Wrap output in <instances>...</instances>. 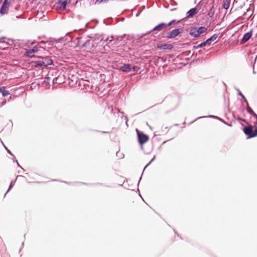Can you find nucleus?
I'll return each mask as SVG.
<instances>
[{
    "instance_id": "1",
    "label": "nucleus",
    "mask_w": 257,
    "mask_h": 257,
    "mask_svg": "<svg viewBox=\"0 0 257 257\" xmlns=\"http://www.w3.org/2000/svg\"><path fill=\"white\" fill-rule=\"evenodd\" d=\"M33 65L35 67H39V66H47L48 65H51L53 63V61L50 59L48 57H39V59L33 61L32 62Z\"/></svg>"
},
{
    "instance_id": "2",
    "label": "nucleus",
    "mask_w": 257,
    "mask_h": 257,
    "mask_svg": "<svg viewBox=\"0 0 257 257\" xmlns=\"http://www.w3.org/2000/svg\"><path fill=\"white\" fill-rule=\"evenodd\" d=\"M244 134L247 136V138H252L257 136V128L253 130L251 125L245 126L243 129Z\"/></svg>"
},
{
    "instance_id": "3",
    "label": "nucleus",
    "mask_w": 257,
    "mask_h": 257,
    "mask_svg": "<svg viewBox=\"0 0 257 257\" xmlns=\"http://www.w3.org/2000/svg\"><path fill=\"white\" fill-rule=\"evenodd\" d=\"M206 31L207 28L204 27H200L199 28L194 27L191 29L189 34L194 37H198Z\"/></svg>"
},
{
    "instance_id": "4",
    "label": "nucleus",
    "mask_w": 257,
    "mask_h": 257,
    "mask_svg": "<svg viewBox=\"0 0 257 257\" xmlns=\"http://www.w3.org/2000/svg\"><path fill=\"white\" fill-rule=\"evenodd\" d=\"M138 141L140 145H142L149 140V137L142 132L137 130Z\"/></svg>"
},
{
    "instance_id": "5",
    "label": "nucleus",
    "mask_w": 257,
    "mask_h": 257,
    "mask_svg": "<svg viewBox=\"0 0 257 257\" xmlns=\"http://www.w3.org/2000/svg\"><path fill=\"white\" fill-rule=\"evenodd\" d=\"M10 6V2L9 0H5L0 9V14L2 15L6 14L8 13Z\"/></svg>"
},
{
    "instance_id": "6",
    "label": "nucleus",
    "mask_w": 257,
    "mask_h": 257,
    "mask_svg": "<svg viewBox=\"0 0 257 257\" xmlns=\"http://www.w3.org/2000/svg\"><path fill=\"white\" fill-rule=\"evenodd\" d=\"M182 31V30L181 29H174L168 33L166 36V37L168 39L174 38L177 36L180 33H181Z\"/></svg>"
},
{
    "instance_id": "7",
    "label": "nucleus",
    "mask_w": 257,
    "mask_h": 257,
    "mask_svg": "<svg viewBox=\"0 0 257 257\" xmlns=\"http://www.w3.org/2000/svg\"><path fill=\"white\" fill-rule=\"evenodd\" d=\"M157 48L160 50H172L173 46L171 44H159L157 46Z\"/></svg>"
},
{
    "instance_id": "8",
    "label": "nucleus",
    "mask_w": 257,
    "mask_h": 257,
    "mask_svg": "<svg viewBox=\"0 0 257 257\" xmlns=\"http://www.w3.org/2000/svg\"><path fill=\"white\" fill-rule=\"evenodd\" d=\"M38 51V48L35 46L34 48L32 49H30L29 50H27L26 51L27 55L28 57H33L34 55L33 54L35 52H37Z\"/></svg>"
},
{
    "instance_id": "9",
    "label": "nucleus",
    "mask_w": 257,
    "mask_h": 257,
    "mask_svg": "<svg viewBox=\"0 0 257 257\" xmlns=\"http://www.w3.org/2000/svg\"><path fill=\"white\" fill-rule=\"evenodd\" d=\"M252 32H249L245 33L243 37V38L241 41V43L243 44L247 42L251 37Z\"/></svg>"
},
{
    "instance_id": "10",
    "label": "nucleus",
    "mask_w": 257,
    "mask_h": 257,
    "mask_svg": "<svg viewBox=\"0 0 257 257\" xmlns=\"http://www.w3.org/2000/svg\"><path fill=\"white\" fill-rule=\"evenodd\" d=\"M167 26L168 25L164 23H161L159 25L156 26L154 28L153 31H161L162 29L166 28Z\"/></svg>"
},
{
    "instance_id": "11",
    "label": "nucleus",
    "mask_w": 257,
    "mask_h": 257,
    "mask_svg": "<svg viewBox=\"0 0 257 257\" xmlns=\"http://www.w3.org/2000/svg\"><path fill=\"white\" fill-rule=\"evenodd\" d=\"M197 13V10L196 8H193L190 10L187 13V17L190 18L192 17Z\"/></svg>"
},
{
    "instance_id": "12",
    "label": "nucleus",
    "mask_w": 257,
    "mask_h": 257,
    "mask_svg": "<svg viewBox=\"0 0 257 257\" xmlns=\"http://www.w3.org/2000/svg\"><path fill=\"white\" fill-rule=\"evenodd\" d=\"M120 69L123 72H130L132 71L131 66L129 64H124Z\"/></svg>"
},
{
    "instance_id": "13",
    "label": "nucleus",
    "mask_w": 257,
    "mask_h": 257,
    "mask_svg": "<svg viewBox=\"0 0 257 257\" xmlns=\"http://www.w3.org/2000/svg\"><path fill=\"white\" fill-rule=\"evenodd\" d=\"M0 92L2 93L3 96L6 97L10 94L8 90L6 89V87H0Z\"/></svg>"
},
{
    "instance_id": "14",
    "label": "nucleus",
    "mask_w": 257,
    "mask_h": 257,
    "mask_svg": "<svg viewBox=\"0 0 257 257\" xmlns=\"http://www.w3.org/2000/svg\"><path fill=\"white\" fill-rule=\"evenodd\" d=\"M130 207L132 209H138V208H139V203L137 200L133 201L130 204Z\"/></svg>"
},
{
    "instance_id": "15",
    "label": "nucleus",
    "mask_w": 257,
    "mask_h": 257,
    "mask_svg": "<svg viewBox=\"0 0 257 257\" xmlns=\"http://www.w3.org/2000/svg\"><path fill=\"white\" fill-rule=\"evenodd\" d=\"M230 0H224L223 8L225 9H228L229 7Z\"/></svg>"
},
{
    "instance_id": "16",
    "label": "nucleus",
    "mask_w": 257,
    "mask_h": 257,
    "mask_svg": "<svg viewBox=\"0 0 257 257\" xmlns=\"http://www.w3.org/2000/svg\"><path fill=\"white\" fill-rule=\"evenodd\" d=\"M247 111L252 116H256V114L253 111V110L250 107H247Z\"/></svg>"
},
{
    "instance_id": "17",
    "label": "nucleus",
    "mask_w": 257,
    "mask_h": 257,
    "mask_svg": "<svg viewBox=\"0 0 257 257\" xmlns=\"http://www.w3.org/2000/svg\"><path fill=\"white\" fill-rule=\"evenodd\" d=\"M214 11L213 10V7H212L209 11L208 12V16L210 17V18H212L214 16Z\"/></svg>"
},
{
    "instance_id": "18",
    "label": "nucleus",
    "mask_w": 257,
    "mask_h": 257,
    "mask_svg": "<svg viewBox=\"0 0 257 257\" xmlns=\"http://www.w3.org/2000/svg\"><path fill=\"white\" fill-rule=\"evenodd\" d=\"M218 34H214L212 36H211L209 39V40L211 41H213L215 40L218 38Z\"/></svg>"
},
{
    "instance_id": "19",
    "label": "nucleus",
    "mask_w": 257,
    "mask_h": 257,
    "mask_svg": "<svg viewBox=\"0 0 257 257\" xmlns=\"http://www.w3.org/2000/svg\"><path fill=\"white\" fill-rule=\"evenodd\" d=\"M108 0H96L95 2V5H99L102 3H106Z\"/></svg>"
},
{
    "instance_id": "20",
    "label": "nucleus",
    "mask_w": 257,
    "mask_h": 257,
    "mask_svg": "<svg viewBox=\"0 0 257 257\" xmlns=\"http://www.w3.org/2000/svg\"><path fill=\"white\" fill-rule=\"evenodd\" d=\"M204 46H205V43L204 42H203V43L200 44L199 45H198V46H197L196 48H200L203 47Z\"/></svg>"
},
{
    "instance_id": "21",
    "label": "nucleus",
    "mask_w": 257,
    "mask_h": 257,
    "mask_svg": "<svg viewBox=\"0 0 257 257\" xmlns=\"http://www.w3.org/2000/svg\"><path fill=\"white\" fill-rule=\"evenodd\" d=\"M206 45H209L211 44V41L209 40V39H208L206 41L204 42Z\"/></svg>"
},
{
    "instance_id": "22",
    "label": "nucleus",
    "mask_w": 257,
    "mask_h": 257,
    "mask_svg": "<svg viewBox=\"0 0 257 257\" xmlns=\"http://www.w3.org/2000/svg\"><path fill=\"white\" fill-rule=\"evenodd\" d=\"M66 1H64V2H63L61 4V7H62V8L64 9L66 8Z\"/></svg>"
},
{
    "instance_id": "23",
    "label": "nucleus",
    "mask_w": 257,
    "mask_h": 257,
    "mask_svg": "<svg viewBox=\"0 0 257 257\" xmlns=\"http://www.w3.org/2000/svg\"><path fill=\"white\" fill-rule=\"evenodd\" d=\"M176 22V21L175 20H173L172 21H171V22H170L168 24V26H171V25H172L173 24L175 23Z\"/></svg>"
},
{
    "instance_id": "24",
    "label": "nucleus",
    "mask_w": 257,
    "mask_h": 257,
    "mask_svg": "<svg viewBox=\"0 0 257 257\" xmlns=\"http://www.w3.org/2000/svg\"><path fill=\"white\" fill-rule=\"evenodd\" d=\"M137 68V66H134L133 68H132V69H133V71H135Z\"/></svg>"
},
{
    "instance_id": "25",
    "label": "nucleus",
    "mask_w": 257,
    "mask_h": 257,
    "mask_svg": "<svg viewBox=\"0 0 257 257\" xmlns=\"http://www.w3.org/2000/svg\"><path fill=\"white\" fill-rule=\"evenodd\" d=\"M240 95H241V96H242V97L244 98V96L242 94H241V93H240Z\"/></svg>"
}]
</instances>
